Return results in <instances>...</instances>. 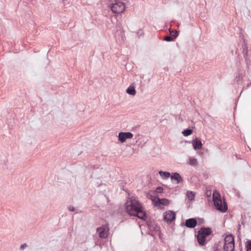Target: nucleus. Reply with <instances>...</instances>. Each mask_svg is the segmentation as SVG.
Listing matches in <instances>:
<instances>
[{
  "mask_svg": "<svg viewBox=\"0 0 251 251\" xmlns=\"http://www.w3.org/2000/svg\"><path fill=\"white\" fill-rule=\"evenodd\" d=\"M124 210L128 215L142 220L146 219V213L142 203L135 198H127L124 205Z\"/></svg>",
  "mask_w": 251,
  "mask_h": 251,
  "instance_id": "nucleus-1",
  "label": "nucleus"
},
{
  "mask_svg": "<svg viewBox=\"0 0 251 251\" xmlns=\"http://www.w3.org/2000/svg\"><path fill=\"white\" fill-rule=\"evenodd\" d=\"M213 200L216 209L221 212H225L227 209V205L225 201H223L221 195L215 191L213 193Z\"/></svg>",
  "mask_w": 251,
  "mask_h": 251,
  "instance_id": "nucleus-2",
  "label": "nucleus"
},
{
  "mask_svg": "<svg viewBox=\"0 0 251 251\" xmlns=\"http://www.w3.org/2000/svg\"><path fill=\"white\" fill-rule=\"evenodd\" d=\"M112 3L111 4L110 9L115 14H121L126 9L125 4L123 0H111Z\"/></svg>",
  "mask_w": 251,
  "mask_h": 251,
  "instance_id": "nucleus-3",
  "label": "nucleus"
},
{
  "mask_svg": "<svg viewBox=\"0 0 251 251\" xmlns=\"http://www.w3.org/2000/svg\"><path fill=\"white\" fill-rule=\"evenodd\" d=\"M211 230L209 228H201L199 230L197 235V240L201 245H204L206 238L211 234Z\"/></svg>",
  "mask_w": 251,
  "mask_h": 251,
  "instance_id": "nucleus-4",
  "label": "nucleus"
},
{
  "mask_svg": "<svg viewBox=\"0 0 251 251\" xmlns=\"http://www.w3.org/2000/svg\"><path fill=\"white\" fill-rule=\"evenodd\" d=\"M235 248V242L233 236L230 234L227 235L225 237V244L224 250L225 251H234Z\"/></svg>",
  "mask_w": 251,
  "mask_h": 251,
  "instance_id": "nucleus-5",
  "label": "nucleus"
},
{
  "mask_svg": "<svg viewBox=\"0 0 251 251\" xmlns=\"http://www.w3.org/2000/svg\"><path fill=\"white\" fill-rule=\"evenodd\" d=\"M151 200L155 206L161 209L163 208L164 206H168L170 203V201L165 198L159 199L157 197H152Z\"/></svg>",
  "mask_w": 251,
  "mask_h": 251,
  "instance_id": "nucleus-6",
  "label": "nucleus"
},
{
  "mask_svg": "<svg viewBox=\"0 0 251 251\" xmlns=\"http://www.w3.org/2000/svg\"><path fill=\"white\" fill-rule=\"evenodd\" d=\"M176 214L171 210H168L163 213L164 221L167 223H171L176 219Z\"/></svg>",
  "mask_w": 251,
  "mask_h": 251,
  "instance_id": "nucleus-7",
  "label": "nucleus"
},
{
  "mask_svg": "<svg viewBox=\"0 0 251 251\" xmlns=\"http://www.w3.org/2000/svg\"><path fill=\"white\" fill-rule=\"evenodd\" d=\"M109 227L107 226H102L97 229V231L99 233V236L101 238H105L108 235Z\"/></svg>",
  "mask_w": 251,
  "mask_h": 251,
  "instance_id": "nucleus-8",
  "label": "nucleus"
},
{
  "mask_svg": "<svg viewBox=\"0 0 251 251\" xmlns=\"http://www.w3.org/2000/svg\"><path fill=\"white\" fill-rule=\"evenodd\" d=\"M133 137V134L131 132H121L119 133L118 139L121 143H124L126 139H132Z\"/></svg>",
  "mask_w": 251,
  "mask_h": 251,
  "instance_id": "nucleus-9",
  "label": "nucleus"
},
{
  "mask_svg": "<svg viewBox=\"0 0 251 251\" xmlns=\"http://www.w3.org/2000/svg\"><path fill=\"white\" fill-rule=\"evenodd\" d=\"M192 144L195 150L201 149L202 145L201 141L197 137L192 140Z\"/></svg>",
  "mask_w": 251,
  "mask_h": 251,
  "instance_id": "nucleus-10",
  "label": "nucleus"
},
{
  "mask_svg": "<svg viewBox=\"0 0 251 251\" xmlns=\"http://www.w3.org/2000/svg\"><path fill=\"white\" fill-rule=\"evenodd\" d=\"M197 224V221L193 218L188 219L185 222V226L190 228H193L196 226Z\"/></svg>",
  "mask_w": 251,
  "mask_h": 251,
  "instance_id": "nucleus-11",
  "label": "nucleus"
},
{
  "mask_svg": "<svg viewBox=\"0 0 251 251\" xmlns=\"http://www.w3.org/2000/svg\"><path fill=\"white\" fill-rule=\"evenodd\" d=\"M171 178L172 179L176 180V183L177 184L182 181L181 176L177 173H173L171 176Z\"/></svg>",
  "mask_w": 251,
  "mask_h": 251,
  "instance_id": "nucleus-12",
  "label": "nucleus"
},
{
  "mask_svg": "<svg viewBox=\"0 0 251 251\" xmlns=\"http://www.w3.org/2000/svg\"><path fill=\"white\" fill-rule=\"evenodd\" d=\"M126 92L130 95L135 96L136 93L135 86L133 84L130 85L126 89Z\"/></svg>",
  "mask_w": 251,
  "mask_h": 251,
  "instance_id": "nucleus-13",
  "label": "nucleus"
},
{
  "mask_svg": "<svg viewBox=\"0 0 251 251\" xmlns=\"http://www.w3.org/2000/svg\"><path fill=\"white\" fill-rule=\"evenodd\" d=\"M195 193L191 191H188L187 192V197L190 201H193L195 197Z\"/></svg>",
  "mask_w": 251,
  "mask_h": 251,
  "instance_id": "nucleus-14",
  "label": "nucleus"
},
{
  "mask_svg": "<svg viewBox=\"0 0 251 251\" xmlns=\"http://www.w3.org/2000/svg\"><path fill=\"white\" fill-rule=\"evenodd\" d=\"M198 164L197 160L196 158L190 157L189 158V164L191 166H197Z\"/></svg>",
  "mask_w": 251,
  "mask_h": 251,
  "instance_id": "nucleus-15",
  "label": "nucleus"
},
{
  "mask_svg": "<svg viewBox=\"0 0 251 251\" xmlns=\"http://www.w3.org/2000/svg\"><path fill=\"white\" fill-rule=\"evenodd\" d=\"M159 174L163 178H168L170 176V174L169 172L159 171Z\"/></svg>",
  "mask_w": 251,
  "mask_h": 251,
  "instance_id": "nucleus-16",
  "label": "nucleus"
},
{
  "mask_svg": "<svg viewBox=\"0 0 251 251\" xmlns=\"http://www.w3.org/2000/svg\"><path fill=\"white\" fill-rule=\"evenodd\" d=\"M192 132H193L192 130L187 129L184 130L182 132V133L184 136H187L191 135L192 134Z\"/></svg>",
  "mask_w": 251,
  "mask_h": 251,
  "instance_id": "nucleus-17",
  "label": "nucleus"
},
{
  "mask_svg": "<svg viewBox=\"0 0 251 251\" xmlns=\"http://www.w3.org/2000/svg\"><path fill=\"white\" fill-rule=\"evenodd\" d=\"M170 32L172 37H174V38H176L178 36V32L177 31H170Z\"/></svg>",
  "mask_w": 251,
  "mask_h": 251,
  "instance_id": "nucleus-18",
  "label": "nucleus"
},
{
  "mask_svg": "<svg viewBox=\"0 0 251 251\" xmlns=\"http://www.w3.org/2000/svg\"><path fill=\"white\" fill-rule=\"evenodd\" d=\"M246 249L247 250H251V240L247 242Z\"/></svg>",
  "mask_w": 251,
  "mask_h": 251,
  "instance_id": "nucleus-19",
  "label": "nucleus"
},
{
  "mask_svg": "<svg viewBox=\"0 0 251 251\" xmlns=\"http://www.w3.org/2000/svg\"><path fill=\"white\" fill-rule=\"evenodd\" d=\"M163 189L162 187H157L156 190H155V192L157 193H162L163 192Z\"/></svg>",
  "mask_w": 251,
  "mask_h": 251,
  "instance_id": "nucleus-20",
  "label": "nucleus"
},
{
  "mask_svg": "<svg viewBox=\"0 0 251 251\" xmlns=\"http://www.w3.org/2000/svg\"><path fill=\"white\" fill-rule=\"evenodd\" d=\"M173 37H171V36H166L165 38H164V40L166 41H167V42H170V41H171L173 40Z\"/></svg>",
  "mask_w": 251,
  "mask_h": 251,
  "instance_id": "nucleus-21",
  "label": "nucleus"
},
{
  "mask_svg": "<svg viewBox=\"0 0 251 251\" xmlns=\"http://www.w3.org/2000/svg\"><path fill=\"white\" fill-rule=\"evenodd\" d=\"M26 247H27V245L25 243L23 244L20 246V249L21 250H24Z\"/></svg>",
  "mask_w": 251,
  "mask_h": 251,
  "instance_id": "nucleus-22",
  "label": "nucleus"
},
{
  "mask_svg": "<svg viewBox=\"0 0 251 251\" xmlns=\"http://www.w3.org/2000/svg\"><path fill=\"white\" fill-rule=\"evenodd\" d=\"M69 210L72 211H74V208L73 207L71 208V207H70L69 208Z\"/></svg>",
  "mask_w": 251,
  "mask_h": 251,
  "instance_id": "nucleus-23",
  "label": "nucleus"
},
{
  "mask_svg": "<svg viewBox=\"0 0 251 251\" xmlns=\"http://www.w3.org/2000/svg\"><path fill=\"white\" fill-rule=\"evenodd\" d=\"M247 251H251V250H247Z\"/></svg>",
  "mask_w": 251,
  "mask_h": 251,
  "instance_id": "nucleus-24",
  "label": "nucleus"
}]
</instances>
